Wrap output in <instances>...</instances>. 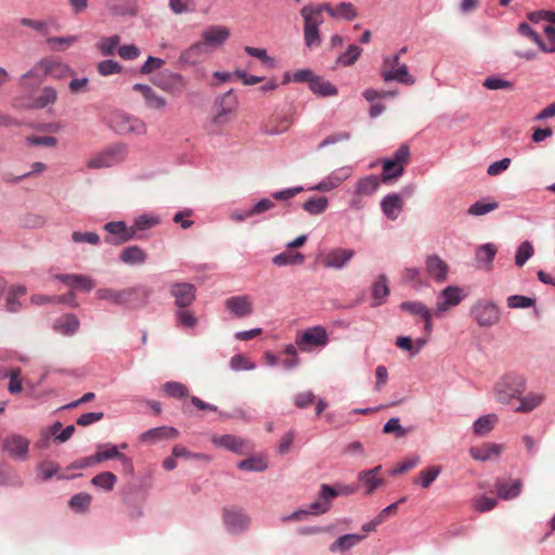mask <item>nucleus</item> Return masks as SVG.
Segmentation results:
<instances>
[{
  "mask_svg": "<svg viewBox=\"0 0 555 555\" xmlns=\"http://www.w3.org/2000/svg\"><path fill=\"white\" fill-rule=\"evenodd\" d=\"M327 12L333 17L351 21L357 16V10L353 4L343 2L336 8H332L328 3L305 5L300 10L304 18V39L308 48L319 47L321 38L319 35V26L323 23V12Z\"/></svg>",
  "mask_w": 555,
  "mask_h": 555,
  "instance_id": "obj_1",
  "label": "nucleus"
},
{
  "mask_svg": "<svg viewBox=\"0 0 555 555\" xmlns=\"http://www.w3.org/2000/svg\"><path fill=\"white\" fill-rule=\"evenodd\" d=\"M150 294L151 289L146 287L133 286L124 289L100 288L96 291L95 296L99 300H107L115 305L125 306L138 298H141L142 302L146 304Z\"/></svg>",
  "mask_w": 555,
  "mask_h": 555,
  "instance_id": "obj_2",
  "label": "nucleus"
},
{
  "mask_svg": "<svg viewBox=\"0 0 555 555\" xmlns=\"http://www.w3.org/2000/svg\"><path fill=\"white\" fill-rule=\"evenodd\" d=\"M526 390V379L518 374H506L502 376L494 386V397L503 404H511L518 399Z\"/></svg>",
  "mask_w": 555,
  "mask_h": 555,
  "instance_id": "obj_3",
  "label": "nucleus"
},
{
  "mask_svg": "<svg viewBox=\"0 0 555 555\" xmlns=\"http://www.w3.org/2000/svg\"><path fill=\"white\" fill-rule=\"evenodd\" d=\"M128 154L127 145L124 143H117L107 146L101 152L92 155L87 160V167L89 169H103L109 168L122 163Z\"/></svg>",
  "mask_w": 555,
  "mask_h": 555,
  "instance_id": "obj_4",
  "label": "nucleus"
},
{
  "mask_svg": "<svg viewBox=\"0 0 555 555\" xmlns=\"http://www.w3.org/2000/svg\"><path fill=\"white\" fill-rule=\"evenodd\" d=\"M108 126L119 135H143L147 130L146 125L142 119L119 111L112 113Z\"/></svg>",
  "mask_w": 555,
  "mask_h": 555,
  "instance_id": "obj_5",
  "label": "nucleus"
},
{
  "mask_svg": "<svg viewBox=\"0 0 555 555\" xmlns=\"http://www.w3.org/2000/svg\"><path fill=\"white\" fill-rule=\"evenodd\" d=\"M68 75H73V72L67 64L53 57H46L24 75V78L29 77L41 80L47 76H51L55 79H62Z\"/></svg>",
  "mask_w": 555,
  "mask_h": 555,
  "instance_id": "obj_6",
  "label": "nucleus"
},
{
  "mask_svg": "<svg viewBox=\"0 0 555 555\" xmlns=\"http://www.w3.org/2000/svg\"><path fill=\"white\" fill-rule=\"evenodd\" d=\"M410 149L406 144H402L393 154L392 158L382 160L383 172L380 180L388 183L402 176L405 165L410 162Z\"/></svg>",
  "mask_w": 555,
  "mask_h": 555,
  "instance_id": "obj_7",
  "label": "nucleus"
},
{
  "mask_svg": "<svg viewBox=\"0 0 555 555\" xmlns=\"http://www.w3.org/2000/svg\"><path fill=\"white\" fill-rule=\"evenodd\" d=\"M403 52H405V49H402L391 57L385 59L382 76L385 81L395 80L406 86H412L415 83V79L409 74L408 66L399 63L400 53Z\"/></svg>",
  "mask_w": 555,
  "mask_h": 555,
  "instance_id": "obj_8",
  "label": "nucleus"
},
{
  "mask_svg": "<svg viewBox=\"0 0 555 555\" xmlns=\"http://www.w3.org/2000/svg\"><path fill=\"white\" fill-rule=\"evenodd\" d=\"M237 98L232 90L217 98L214 103V115L211 122L216 126H222L230 121L231 116L237 109Z\"/></svg>",
  "mask_w": 555,
  "mask_h": 555,
  "instance_id": "obj_9",
  "label": "nucleus"
},
{
  "mask_svg": "<svg viewBox=\"0 0 555 555\" xmlns=\"http://www.w3.org/2000/svg\"><path fill=\"white\" fill-rule=\"evenodd\" d=\"M474 320L481 327H491L500 321V309L491 301L480 300L472 307Z\"/></svg>",
  "mask_w": 555,
  "mask_h": 555,
  "instance_id": "obj_10",
  "label": "nucleus"
},
{
  "mask_svg": "<svg viewBox=\"0 0 555 555\" xmlns=\"http://www.w3.org/2000/svg\"><path fill=\"white\" fill-rule=\"evenodd\" d=\"M1 447L2 450L14 461L23 462L28 459L29 440L22 435H8L2 440Z\"/></svg>",
  "mask_w": 555,
  "mask_h": 555,
  "instance_id": "obj_11",
  "label": "nucleus"
},
{
  "mask_svg": "<svg viewBox=\"0 0 555 555\" xmlns=\"http://www.w3.org/2000/svg\"><path fill=\"white\" fill-rule=\"evenodd\" d=\"M327 343V332L320 325L306 330L296 338V345L301 351H309L312 347H324Z\"/></svg>",
  "mask_w": 555,
  "mask_h": 555,
  "instance_id": "obj_12",
  "label": "nucleus"
},
{
  "mask_svg": "<svg viewBox=\"0 0 555 555\" xmlns=\"http://www.w3.org/2000/svg\"><path fill=\"white\" fill-rule=\"evenodd\" d=\"M104 230L111 234L105 242L112 245H121L135 238V229L127 227L124 221H111L105 223Z\"/></svg>",
  "mask_w": 555,
  "mask_h": 555,
  "instance_id": "obj_13",
  "label": "nucleus"
},
{
  "mask_svg": "<svg viewBox=\"0 0 555 555\" xmlns=\"http://www.w3.org/2000/svg\"><path fill=\"white\" fill-rule=\"evenodd\" d=\"M230 37V30L225 26H209L205 28L199 40L201 43H204V48L209 54L211 51L220 48Z\"/></svg>",
  "mask_w": 555,
  "mask_h": 555,
  "instance_id": "obj_14",
  "label": "nucleus"
},
{
  "mask_svg": "<svg viewBox=\"0 0 555 555\" xmlns=\"http://www.w3.org/2000/svg\"><path fill=\"white\" fill-rule=\"evenodd\" d=\"M169 293L175 298V304L179 308H186L195 300V286L191 283H172Z\"/></svg>",
  "mask_w": 555,
  "mask_h": 555,
  "instance_id": "obj_15",
  "label": "nucleus"
},
{
  "mask_svg": "<svg viewBox=\"0 0 555 555\" xmlns=\"http://www.w3.org/2000/svg\"><path fill=\"white\" fill-rule=\"evenodd\" d=\"M339 495V492L323 483L320 488L319 498L310 504L309 509L311 515H321L328 512L332 507V501Z\"/></svg>",
  "mask_w": 555,
  "mask_h": 555,
  "instance_id": "obj_16",
  "label": "nucleus"
},
{
  "mask_svg": "<svg viewBox=\"0 0 555 555\" xmlns=\"http://www.w3.org/2000/svg\"><path fill=\"white\" fill-rule=\"evenodd\" d=\"M225 309L230 311L233 317L244 319L250 315L254 311L253 299L249 295L232 296L224 301Z\"/></svg>",
  "mask_w": 555,
  "mask_h": 555,
  "instance_id": "obj_17",
  "label": "nucleus"
},
{
  "mask_svg": "<svg viewBox=\"0 0 555 555\" xmlns=\"http://www.w3.org/2000/svg\"><path fill=\"white\" fill-rule=\"evenodd\" d=\"M462 299L461 288L457 286L446 287L437 298L436 313L448 311L451 307L457 306Z\"/></svg>",
  "mask_w": 555,
  "mask_h": 555,
  "instance_id": "obj_18",
  "label": "nucleus"
},
{
  "mask_svg": "<svg viewBox=\"0 0 555 555\" xmlns=\"http://www.w3.org/2000/svg\"><path fill=\"white\" fill-rule=\"evenodd\" d=\"M223 522L229 531L236 533L247 528L249 518L242 509L228 508L223 512Z\"/></svg>",
  "mask_w": 555,
  "mask_h": 555,
  "instance_id": "obj_19",
  "label": "nucleus"
},
{
  "mask_svg": "<svg viewBox=\"0 0 555 555\" xmlns=\"http://www.w3.org/2000/svg\"><path fill=\"white\" fill-rule=\"evenodd\" d=\"M179 431L175 427L162 426L146 430L140 435L142 442L156 443L162 440L176 439Z\"/></svg>",
  "mask_w": 555,
  "mask_h": 555,
  "instance_id": "obj_20",
  "label": "nucleus"
},
{
  "mask_svg": "<svg viewBox=\"0 0 555 555\" xmlns=\"http://www.w3.org/2000/svg\"><path fill=\"white\" fill-rule=\"evenodd\" d=\"M353 256L352 249L335 248L325 255L323 264L326 268L343 269Z\"/></svg>",
  "mask_w": 555,
  "mask_h": 555,
  "instance_id": "obj_21",
  "label": "nucleus"
},
{
  "mask_svg": "<svg viewBox=\"0 0 555 555\" xmlns=\"http://www.w3.org/2000/svg\"><path fill=\"white\" fill-rule=\"evenodd\" d=\"M98 463L107 461L111 459H117L121 462V464L128 468L132 469V462L125 454L120 453L116 446L105 443L98 446V452L94 454Z\"/></svg>",
  "mask_w": 555,
  "mask_h": 555,
  "instance_id": "obj_22",
  "label": "nucleus"
},
{
  "mask_svg": "<svg viewBox=\"0 0 555 555\" xmlns=\"http://www.w3.org/2000/svg\"><path fill=\"white\" fill-rule=\"evenodd\" d=\"M427 274L437 282H444L448 276L449 266L437 255L426 258Z\"/></svg>",
  "mask_w": 555,
  "mask_h": 555,
  "instance_id": "obj_23",
  "label": "nucleus"
},
{
  "mask_svg": "<svg viewBox=\"0 0 555 555\" xmlns=\"http://www.w3.org/2000/svg\"><path fill=\"white\" fill-rule=\"evenodd\" d=\"M503 450L504 447L502 444L487 442L480 447L470 448L469 454L474 460L486 462L499 457Z\"/></svg>",
  "mask_w": 555,
  "mask_h": 555,
  "instance_id": "obj_24",
  "label": "nucleus"
},
{
  "mask_svg": "<svg viewBox=\"0 0 555 555\" xmlns=\"http://www.w3.org/2000/svg\"><path fill=\"white\" fill-rule=\"evenodd\" d=\"M212 443L237 454H244L247 447L244 439L233 435L215 436L212 437Z\"/></svg>",
  "mask_w": 555,
  "mask_h": 555,
  "instance_id": "obj_25",
  "label": "nucleus"
},
{
  "mask_svg": "<svg viewBox=\"0 0 555 555\" xmlns=\"http://www.w3.org/2000/svg\"><path fill=\"white\" fill-rule=\"evenodd\" d=\"M206 54L208 53L204 48V43L196 41L181 52L179 63L183 66H193L198 64Z\"/></svg>",
  "mask_w": 555,
  "mask_h": 555,
  "instance_id": "obj_26",
  "label": "nucleus"
},
{
  "mask_svg": "<svg viewBox=\"0 0 555 555\" xmlns=\"http://www.w3.org/2000/svg\"><path fill=\"white\" fill-rule=\"evenodd\" d=\"M382 466H376L359 474V480L365 488V493L371 494L375 489L384 483V479L379 477Z\"/></svg>",
  "mask_w": 555,
  "mask_h": 555,
  "instance_id": "obj_27",
  "label": "nucleus"
},
{
  "mask_svg": "<svg viewBox=\"0 0 555 555\" xmlns=\"http://www.w3.org/2000/svg\"><path fill=\"white\" fill-rule=\"evenodd\" d=\"M351 175L350 168H341L334 172H332L325 180L320 182L314 190L318 191H331L337 186H339L348 177Z\"/></svg>",
  "mask_w": 555,
  "mask_h": 555,
  "instance_id": "obj_28",
  "label": "nucleus"
},
{
  "mask_svg": "<svg viewBox=\"0 0 555 555\" xmlns=\"http://www.w3.org/2000/svg\"><path fill=\"white\" fill-rule=\"evenodd\" d=\"M146 259L147 254L137 245L128 246L119 253V260L129 266L143 264Z\"/></svg>",
  "mask_w": 555,
  "mask_h": 555,
  "instance_id": "obj_29",
  "label": "nucleus"
},
{
  "mask_svg": "<svg viewBox=\"0 0 555 555\" xmlns=\"http://www.w3.org/2000/svg\"><path fill=\"white\" fill-rule=\"evenodd\" d=\"M107 10L114 15H135L137 0H106Z\"/></svg>",
  "mask_w": 555,
  "mask_h": 555,
  "instance_id": "obj_30",
  "label": "nucleus"
},
{
  "mask_svg": "<svg viewBox=\"0 0 555 555\" xmlns=\"http://www.w3.org/2000/svg\"><path fill=\"white\" fill-rule=\"evenodd\" d=\"M495 489L500 499L512 500L520 494L522 482L519 479H515L511 483L498 480L495 482Z\"/></svg>",
  "mask_w": 555,
  "mask_h": 555,
  "instance_id": "obj_31",
  "label": "nucleus"
},
{
  "mask_svg": "<svg viewBox=\"0 0 555 555\" xmlns=\"http://www.w3.org/2000/svg\"><path fill=\"white\" fill-rule=\"evenodd\" d=\"M403 199L398 194H389L382 201L383 212L390 220H396L402 210Z\"/></svg>",
  "mask_w": 555,
  "mask_h": 555,
  "instance_id": "obj_32",
  "label": "nucleus"
},
{
  "mask_svg": "<svg viewBox=\"0 0 555 555\" xmlns=\"http://www.w3.org/2000/svg\"><path fill=\"white\" fill-rule=\"evenodd\" d=\"M56 279L64 284L75 286L86 292H89L94 287L92 279L81 274H57Z\"/></svg>",
  "mask_w": 555,
  "mask_h": 555,
  "instance_id": "obj_33",
  "label": "nucleus"
},
{
  "mask_svg": "<svg viewBox=\"0 0 555 555\" xmlns=\"http://www.w3.org/2000/svg\"><path fill=\"white\" fill-rule=\"evenodd\" d=\"M79 320L75 314H65L57 319L53 328L63 335H73L79 328Z\"/></svg>",
  "mask_w": 555,
  "mask_h": 555,
  "instance_id": "obj_34",
  "label": "nucleus"
},
{
  "mask_svg": "<svg viewBox=\"0 0 555 555\" xmlns=\"http://www.w3.org/2000/svg\"><path fill=\"white\" fill-rule=\"evenodd\" d=\"M292 120L286 115H274L272 116L267 126L266 132L269 134H281L288 130L291 127Z\"/></svg>",
  "mask_w": 555,
  "mask_h": 555,
  "instance_id": "obj_35",
  "label": "nucleus"
},
{
  "mask_svg": "<svg viewBox=\"0 0 555 555\" xmlns=\"http://www.w3.org/2000/svg\"><path fill=\"white\" fill-rule=\"evenodd\" d=\"M518 400L520 401V404L515 409V412L529 413L544 401V396L541 393L530 392L527 396H519Z\"/></svg>",
  "mask_w": 555,
  "mask_h": 555,
  "instance_id": "obj_36",
  "label": "nucleus"
},
{
  "mask_svg": "<svg viewBox=\"0 0 555 555\" xmlns=\"http://www.w3.org/2000/svg\"><path fill=\"white\" fill-rule=\"evenodd\" d=\"M364 538H365V535L357 534V533L341 535L330 545V551L331 552H337V551L344 552V551L350 550L351 547H353L354 545L360 543Z\"/></svg>",
  "mask_w": 555,
  "mask_h": 555,
  "instance_id": "obj_37",
  "label": "nucleus"
},
{
  "mask_svg": "<svg viewBox=\"0 0 555 555\" xmlns=\"http://www.w3.org/2000/svg\"><path fill=\"white\" fill-rule=\"evenodd\" d=\"M379 186V179L376 176H367L360 179L357 183L356 194L370 196L376 192Z\"/></svg>",
  "mask_w": 555,
  "mask_h": 555,
  "instance_id": "obj_38",
  "label": "nucleus"
},
{
  "mask_svg": "<svg viewBox=\"0 0 555 555\" xmlns=\"http://www.w3.org/2000/svg\"><path fill=\"white\" fill-rule=\"evenodd\" d=\"M441 473V467L438 465H431L418 473L417 478L414 479V483H420L423 488L427 489L437 479Z\"/></svg>",
  "mask_w": 555,
  "mask_h": 555,
  "instance_id": "obj_39",
  "label": "nucleus"
},
{
  "mask_svg": "<svg viewBox=\"0 0 555 555\" xmlns=\"http://www.w3.org/2000/svg\"><path fill=\"white\" fill-rule=\"evenodd\" d=\"M310 90L321 96H331L337 94V88L330 81L324 80L320 77H315L311 80Z\"/></svg>",
  "mask_w": 555,
  "mask_h": 555,
  "instance_id": "obj_40",
  "label": "nucleus"
},
{
  "mask_svg": "<svg viewBox=\"0 0 555 555\" xmlns=\"http://www.w3.org/2000/svg\"><path fill=\"white\" fill-rule=\"evenodd\" d=\"M498 248L492 243L479 246L476 250V259L482 262L487 269H491L492 261L496 255Z\"/></svg>",
  "mask_w": 555,
  "mask_h": 555,
  "instance_id": "obj_41",
  "label": "nucleus"
},
{
  "mask_svg": "<svg viewBox=\"0 0 555 555\" xmlns=\"http://www.w3.org/2000/svg\"><path fill=\"white\" fill-rule=\"evenodd\" d=\"M305 261V256L301 253L283 251L272 258L275 266L283 267L289 264H301Z\"/></svg>",
  "mask_w": 555,
  "mask_h": 555,
  "instance_id": "obj_42",
  "label": "nucleus"
},
{
  "mask_svg": "<svg viewBox=\"0 0 555 555\" xmlns=\"http://www.w3.org/2000/svg\"><path fill=\"white\" fill-rule=\"evenodd\" d=\"M328 207V201L324 196L311 197L302 204V208L310 215L323 214Z\"/></svg>",
  "mask_w": 555,
  "mask_h": 555,
  "instance_id": "obj_43",
  "label": "nucleus"
},
{
  "mask_svg": "<svg viewBox=\"0 0 555 555\" xmlns=\"http://www.w3.org/2000/svg\"><path fill=\"white\" fill-rule=\"evenodd\" d=\"M426 344L427 338H417L415 341H413L408 336H400L396 340V346L398 348L412 351L414 354L418 353Z\"/></svg>",
  "mask_w": 555,
  "mask_h": 555,
  "instance_id": "obj_44",
  "label": "nucleus"
},
{
  "mask_svg": "<svg viewBox=\"0 0 555 555\" xmlns=\"http://www.w3.org/2000/svg\"><path fill=\"white\" fill-rule=\"evenodd\" d=\"M496 422L498 417L494 414L481 416L474 423V433L483 436L493 429Z\"/></svg>",
  "mask_w": 555,
  "mask_h": 555,
  "instance_id": "obj_45",
  "label": "nucleus"
},
{
  "mask_svg": "<svg viewBox=\"0 0 555 555\" xmlns=\"http://www.w3.org/2000/svg\"><path fill=\"white\" fill-rule=\"evenodd\" d=\"M518 31L522 35V36H526L528 38H530L534 43L538 44V47L543 51V52H546V53H552L554 52V49H548V46L545 44V42L541 39V37L539 36V34L537 31H534L530 25H528L527 23H521L519 24L518 26Z\"/></svg>",
  "mask_w": 555,
  "mask_h": 555,
  "instance_id": "obj_46",
  "label": "nucleus"
},
{
  "mask_svg": "<svg viewBox=\"0 0 555 555\" xmlns=\"http://www.w3.org/2000/svg\"><path fill=\"white\" fill-rule=\"evenodd\" d=\"M116 476L111 472L100 473L94 476L91 480L93 486L103 488L106 491H111L116 483Z\"/></svg>",
  "mask_w": 555,
  "mask_h": 555,
  "instance_id": "obj_47",
  "label": "nucleus"
},
{
  "mask_svg": "<svg viewBox=\"0 0 555 555\" xmlns=\"http://www.w3.org/2000/svg\"><path fill=\"white\" fill-rule=\"evenodd\" d=\"M400 308L411 315L418 317L421 320L430 313L428 308L420 301H404L400 305Z\"/></svg>",
  "mask_w": 555,
  "mask_h": 555,
  "instance_id": "obj_48",
  "label": "nucleus"
},
{
  "mask_svg": "<svg viewBox=\"0 0 555 555\" xmlns=\"http://www.w3.org/2000/svg\"><path fill=\"white\" fill-rule=\"evenodd\" d=\"M372 295L377 300L376 305H380L382 300L389 295V287L385 275L378 276L375 281L372 288Z\"/></svg>",
  "mask_w": 555,
  "mask_h": 555,
  "instance_id": "obj_49",
  "label": "nucleus"
},
{
  "mask_svg": "<svg viewBox=\"0 0 555 555\" xmlns=\"http://www.w3.org/2000/svg\"><path fill=\"white\" fill-rule=\"evenodd\" d=\"M25 294L26 288L24 286L12 287L7 297V309L11 312H16L21 307L17 298L24 296Z\"/></svg>",
  "mask_w": 555,
  "mask_h": 555,
  "instance_id": "obj_50",
  "label": "nucleus"
},
{
  "mask_svg": "<svg viewBox=\"0 0 555 555\" xmlns=\"http://www.w3.org/2000/svg\"><path fill=\"white\" fill-rule=\"evenodd\" d=\"M57 93L52 87H46L35 100V107L43 108L56 101Z\"/></svg>",
  "mask_w": 555,
  "mask_h": 555,
  "instance_id": "obj_51",
  "label": "nucleus"
},
{
  "mask_svg": "<svg viewBox=\"0 0 555 555\" xmlns=\"http://www.w3.org/2000/svg\"><path fill=\"white\" fill-rule=\"evenodd\" d=\"M362 53V49L356 44H350L346 52L340 54L337 59V63L344 66H350L356 63V61L360 57Z\"/></svg>",
  "mask_w": 555,
  "mask_h": 555,
  "instance_id": "obj_52",
  "label": "nucleus"
},
{
  "mask_svg": "<svg viewBox=\"0 0 555 555\" xmlns=\"http://www.w3.org/2000/svg\"><path fill=\"white\" fill-rule=\"evenodd\" d=\"M240 469L250 470V472H264L268 468V464L263 459L260 457H249L241 461L237 464Z\"/></svg>",
  "mask_w": 555,
  "mask_h": 555,
  "instance_id": "obj_53",
  "label": "nucleus"
},
{
  "mask_svg": "<svg viewBox=\"0 0 555 555\" xmlns=\"http://www.w3.org/2000/svg\"><path fill=\"white\" fill-rule=\"evenodd\" d=\"M77 40V36L51 37L48 38L47 43L49 44L51 50L64 51L65 49L74 44Z\"/></svg>",
  "mask_w": 555,
  "mask_h": 555,
  "instance_id": "obj_54",
  "label": "nucleus"
},
{
  "mask_svg": "<svg viewBox=\"0 0 555 555\" xmlns=\"http://www.w3.org/2000/svg\"><path fill=\"white\" fill-rule=\"evenodd\" d=\"M164 392L173 398H185L189 390L185 385L179 382H168L163 386Z\"/></svg>",
  "mask_w": 555,
  "mask_h": 555,
  "instance_id": "obj_55",
  "label": "nucleus"
},
{
  "mask_svg": "<svg viewBox=\"0 0 555 555\" xmlns=\"http://www.w3.org/2000/svg\"><path fill=\"white\" fill-rule=\"evenodd\" d=\"M91 499L89 493H77L69 500V506L77 512H85L89 508Z\"/></svg>",
  "mask_w": 555,
  "mask_h": 555,
  "instance_id": "obj_56",
  "label": "nucleus"
},
{
  "mask_svg": "<svg viewBox=\"0 0 555 555\" xmlns=\"http://www.w3.org/2000/svg\"><path fill=\"white\" fill-rule=\"evenodd\" d=\"M9 376V385L8 390L10 393H20L22 391V370L20 367H14L9 371L7 374Z\"/></svg>",
  "mask_w": 555,
  "mask_h": 555,
  "instance_id": "obj_57",
  "label": "nucleus"
},
{
  "mask_svg": "<svg viewBox=\"0 0 555 555\" xmlns=\"http://www.w3.org/2000/svg\"><path fill=\"white\" fill-rule=\"evenodd\" d=\"M499 207L496 202L485 203V202H476L468 208V214L472 216H483L488 212L495 210Z\"/></svg>",
  "mask_w": 555,
  "mask_h": 555,
  "instance_id": "obj_58",
  "label": "nucleus"
},
{
  "mask_svg": "<svg viewBox=\"0 0 555 555\" xmlns=\"http://www.w3.org/2000/svg\"><path fill=\"white\" fill-rule=\"evenodd\" d=\"M158 223L159 219L157 217L142 215L134 220V224L131 228L135 229V234H138V231L149 230ZM137 237L138 235H135Z\"/></svg>",
  "mask_w": 555,
  "mask_h": 555,
  "instance_id": "obj_59",
  "label": "nucleus"
},
{
  "mask_svg": "<svg viewBox=\"0 0 555 555\" xmlns=\"http://www.w3.org/2000/svg\"><path fill=\"white\" fill-rule=\"evenodd\" d=\"M533 255V246L529 242L519 245L515 256V262L518 267H522L526 261Z\"/></svg>",
  "mask_w": 555,
  "mask_h": 555,
  "instance_id": "obj_60",
  "label": "nucleus"
},
{
  "mask_svg": "<svg viewBox=\"0 0 555 555\" xmlns=\"http://www.w3.org/2000/svg\"><path fill=\"white\" fill-rule=\"evenodd\" d=\"M59 470L57 464L52 461H43L38 465V477L42 481L49 480Z\"/></svg>",
  "mask_w": 555,
  "mask_h": 555,
  "instance_id": "obj_61",
  "label": "nucleus"
},
{
  "mask_svg": "<svg viewBox=\"0 0 555 555\" xmlns=\"http://www.w3.org/2000/svg\"><path fill=\"white\" fill-rule=\"evenodd\" d=\"M119 41H120V37L118 35H115V36L102 39L99 42L98 48L103 55H105V56L113 55Z\"/></svg>",
  "mask_w": 555,
  "mask_h": 555,
  "instance_id": "obj_62",
  "label": "nucleus"
},
{
  "mask_svg": "<svg viewBox=\"0 0 555 555\" xmlns=\"http://www.w3.org/2000/svg\"><path fill=\"white\" fill-rule=\"evenodd\" d=\"M144 101L146 106L152 109H163L167 104L165 98L157 94L153 89H151L149 93H146V95L144 96Z\"/></svg>",
  "mask_w": 555,
  "mask_h": 555,
  "instance_id": "obj_63",
  "label": "nucleus"
},
{
  "mask_svg": "<svg viewBox=\"0 0 555 555\" xmlns=\"http://www.w3.org/2000/svg\"><path fill=\"white\" fill-rule=\"evenodd\" d=\"M528 20L534 24H538L542 21H547L552 24H555V12L553 11H546V10H539L528 13L527 15Z\"/></svg>",
  "mask_w": 555,
  "mask_h": 555,
  "instance_id": "obj_64",
  "label": "nucleus"
}]
</instances>
